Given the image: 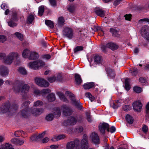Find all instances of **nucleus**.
I'll use <instances>...</instances> for the list:
<instances>
[{
	"mask_svg": "<svg viewBox=\"0 0 149 149\" xmlns=\"http://www.w3.org/2000/svg\"><path fill=\"white\" fill-rule=\"evenodd\" d=\"M67 121L68 125H74L77 122V118L76 117L72 116L68 118Z\"/></svg>",
	"mask_w": 149,
	"mask_h": 149,
	"instance_id": "obj_20",
	"label": "nucleus"
},
{
	"mask_svg": "<svg viewBox=\"0 0 149 149\" xmlns=\"http://www.w3.org/2000/svg\"><path fill=\"white\" fill-rule=\"evenodd\" d=\"M124 16L126 20H130L131 18V14H126Z\"/></svg>",
	"mask_w": 149,
	"mask_h": 149,
	"instance_id": "obj_60",
	"label": "nucleus"
},
{
	"mask_svg": "<svg viewBox=\"0 0 149 149\" xmlns=\"http://www.w3.org/2000/svg\"><path fill=\"white\" fill-rule=\"evenodd\" d=\"M134 91L136 93H140L142 91L141 88L138 86H136L133 88Z\"/></svg>",
	"mask_w": 149,
	"mask_h": 149,
	"instance_id": "obj_43",
	"label": "nucleus"
},
{
	"mask_svg": "<svg viewBox=\"0 0 149 149\" xmlns=\"http://www.w3.org/2000/svg\"><path fill=\"white\" fill-rule=\"evenodd\" d=\"M31 52L28 49H25L23 52L22 55L23 57L26 58H28Z\"/></svg>",
	"mask_w": 149,
	"mask_h": 149,
	"instance_id": "obj_26",
	"label": "nucleus"
},
{
	"mask_svg": "<svg viewBox=\"0 0 149 149\" xmlns=\"http://www.w3.org/2000/svg\"><path fill=\"white\" fill-rule=\"evenodd\" d=\"M18 72L20 74L25 75L26 74L27 72L25 69L23 67H20L18 69Z\"/></svg>",
	"mask_w": 149,
	"mask_h": 149,
	"instance_id": "obj_33",
	"label": "nucleus"
},
{
	"mask_svg": "<svg viewBox=\"0 0 149 149\" xmlns=\"http://www.w3.org/2000/svg\"><path fill=\"white\" fill-rule=\"evenodd\" d=\"M106 46L113 50H116L118 48V46L117 45L112 42L107 43L106 45Z\"/></svg>",
	"mask_w": 149,
	"mask_h": 149,
	"instance_id": "obj_21",
	"label": "nucleus"
},
{
	"mask_svg": "<svg viewBox=\"0 0 149 149\" xmlns=\"http://www.w3.org/2000/svg\"><path fill=\"white\" fill-rule=\"evenodd\" d=\"M0 149H14L12 145L8 143L3 145L0 146Z\"/></svg>",
	"mask_w": 149,
	"mask_h": 149,
	"instance_id": "obj_27",
	"label": "nucleus"
},
{
	"mask_svg": "<svg viewBox=\"0 0 149 149\" xmlns=\"http://www.w3.org/2000/svg\"><path fill=\"white\" fill-rule=\"evenodd\" d=\"M65 20L63 17H61L58 18L57 24L56 25L58 27H61L64 24Z\"/></svg>",
	"mask_w": 149,
	"mask_h": 149,
	"instance_id": "obj_22",
	"label": "nucleus"
},
{
	"mask_svg": "<svg viewBox=\"0 0 149 149\" xmlns=\"http://www.w3.org/2000/svg\"><path fill=\"white\" fill-rule=\"evenodd\" d=\"M108 129L109 131H107L108 132H110L111 133L114 132L116 130L115 128L113 126H112L110 128L109 127L108 128Z\"/></svg>",
	"mask_w": 149,
	"mask_h": 149,
	"instance_id": "obj_59",
	"label": "nucleus"
},
{
	"mask_svg": "<svg viewBox=\"0 0 149 149\" xmlns=\"http://www.w3.org/2000/svg\"><path fill=\"white\" fill-rule=\"evenodd\" d=\"M62 33L64 36L69 39H72L73 36V32L72 29L68 27L64 29Z\"/></svg>",
	"mask_w": 149,
	"mask_h": 149,
	"instance_id": "obj_8",
	"label": "nucleus"
},
{
	"mask_svg": "<svg viewBox=\"0 0 149 149\" xmlns=\"http://www.w3.org/2000/svg\"><path fill=\"white\" fill-rule=\"evenodd\" d=\"M24 82L22 81L16 82V85L13 88L14 91L17 93L21 91V94L22 96L26 95L30 88L29 85L27 84H23Z\"/></svg>",
	"mask_w": 149,
	"mask_h": 149,
	"instance_id": "obj_2",
	"label": "nucleus"
},
{
	"mask_svg": "<svg viewBox=\"0 0 149 149\" xmlns=\"http://www.w3.org/2000/svg\"><path fill=\"white\" fill-rule=\"evenodd\" d=\"M111 105L114 109H116L120 106V104L118 101H117L115 102H113L112 104Z\"/></svg>",
	"mask_w": 149,
	"mask_h": 149,
	"instance_id": "obj_39",
	"label": "nucleus"
},
{
	"mask_svg": "<svg viewBox=\"0 0 149 149\" xmlns=\"http://www.w3.org/2000/svg\"><path fill=\"white\" fill-rule=\"evenodd\" d=\"M47 99L50 102L54 101L55 99V95L53 93L49 94L47 97Z\"/></svg>",
	"mask_w": 149,
	"mask_h": 149,
	"instance_id": "obj_32",
	"label": "nucleus"
},
{
	"mask_svg": "<svg viewBox=\"0 0 149 149\" xmlns=\"http://www.w3.org/2000/svg\"><path fill=\"white\" fill-rule=\"evenodd\" d=\"M18 109V107L17 104H15L12 106L10 107L8 104L5 105L1 108V112L3 113H6L9 111H12L14 112Z\"/></svg>",
	"mask_w": 149,
	"mask_h": 149,
	"instance_id": "obj_6",
	"label": "nucleus"
},
{
	"mask_svg": "<svg viewBox=\"0 0 149 149\" xmlns=\"http://www.w3.org/2000/svg\"><path fill=\"white\" fill-rule=\"evenodd\" d=\"M54 117L52 113H49L46 116L45 118L46 120L50 121L52 120Z\"/></svg>",
	"mask_w": 149,
	"mask_h": 149,
	"instance_id": "obj_35",
	"label": "nucleus"
},
{
	"mask_svg": "<svg viewBox=\"0 0 149 149\" xmlns=\"http://www.w3.org/2000/svg\"><path fill=\"white\" fill-rule=\"evenodd\" d=\"M125 119L129 124H131L133 122V119L130 115L127 114L125 116Z\"/></svg>",
	"mask_w": 149,
	"mask_h": 149,
	"instance_id": "obj_29",
	"label": "nucleus"
},
{
	"mask_svg": "<svg viewBox=\"0 0 149 149\" xmlns=\"http://www.w3.org/2000/svg\"><path fill=\"white\" fill-rule=\"evenodd\" d=\"M65 138V136L64 134H61L57 136L55 139L57 141L59 140L64 139Z\"/></svg>",
	"mask_w": 149,
	"mask_h": 149,
	"instance_id": "obj_52",
	"label": "nucleus"
},
{
	"mask_svg": "<svg viewBox=\"0 0 149 149\" xmlns=\"http://www.w3.org/2000/svg\"><path fill=\"white\" fill-rule=\"evenodd\" d=\"M24 141L23 140H20L18 139L16 145H21L24 143Z\"/></svg>",
	"mask_w": 149,
	"mask_h": 149,
	"instance_id": "obj_62",
	"label": "nucleus"
},
{
	"mask_svg": "<svg viewBox=\"0 0 149 149\" xmlns=\"http://www.w3.org/2000/svg\"><path fill=\"white\" fill-rule=\"evenodd\" d=\"M7 40V38L5 36L3 35H0V42L4 43Z\"/></svg>",
	"mask_w": 149,
	"mask_h": 149,
	"instance_id": "obj_45",
	"label": "nucleus"
},
{
	"mask_svg": "<svg viewBox=\"0 0 149 149\" xmlns=\"http://www.w3.org/2000/svg\"><path fill=\"white\" fill-rule=\"evenodd\" d=\"M139 81L143 84H144L146 82V79L143 77H141L139 78Z\"/></svg>",
	"mask_w": 149,
	"mask_h": 149,
	"instance_id": "obj_61",
	"label": "nucleus"
},
{
	"mask_svg": "<svg viewBox=\"0 0 149 149\" xmlns=\"http://www.w3.org/2000/svg\"><path fill=\"white\" fill-rule=\"evenodd\" d=\"M65 94L70 98V99L72 101V103L73 104L75 105L78 109H82V107L80 101L79 100H76L74 94L69 91H66Z\"/></svg>",
	"mask_w": 149,
	"mask_h": 149,
	"instance_id": "obj_4",
	"label": "nucleus"
},
{
	"mask_svg": "<svg viewBox=\"0 0 149 149\" xmlns=\"http://www.w3.org/2000/svg\"><path fill=\"white\" fill-rule=\"evenodd\" d=\"M80 141L78 139L75 140L74 141H71L67 143L66 144V149H74L75 146H76L80 143Z\"/></svg>",
	"mask_w": 149,
	"mask_h": 149,
	"instance_id": "obj_12",
	"label": "nucleus"
},
{
	"mask_svg": "<svg viewBox=\"0 0 149 149\" xmlns=\"http://www.w3.org/2000/svg\"><path fill=\"white\" fill-rule=\"evenodd\" d=\"M39 57V55L38 53L35 52H31L29 59V60H34L38 58Z\"/></svg>",
	"mask_w": 149,
	"mask_h": 149,
	"instance_id": "obj_23",
	"label": "nucleus"
},
{
	"mask_svg": "<svg viewBox=\"0 0 149 149\" xmlns=\"http://www.w3.org/2000/svg\"><path fill=\"white\" fill-rule=\"evenodd\" d=\"M125 88L127 91H129L130 88V86L129 83V79H126L125 80Z\"/></svg>",
	"mask_w": 149,
	"mask_h": 149,
	"instance_id": "obj_37",
	"label": "nucleus"
},
{
	"mask_svg": "<svg viewBox=\"0 0 149 149\" xmlns=\"http://www.w3.org/2000/svg\"><path fill=\"white\" fill-rule=\"evenodd\" d=\"M52 114L54 118H58L61 115L60 109L59 108H54L53 109Z\"/></svg>",
	"mask_w": 149,
	"mask_h": 149,
	"instance_id": "obj_19",
	"label": "nucleus"
},
{
	"mask_svg": "<svg viewBox=\"0 0 149 149\" xmlns=\"http://www.w3.org/2000/svg\"><path fill=\"white\" fill-rule=\"evenodd\" d=\"M130 108V106L128 105H125L123 107V109L125 111L129 110Z\"/></svg>",
	"mask_w": 149,
	"mask_h": 149,
	"instance_id": "obj_63",
	"label": "nucleus"
},
{
	"mask_svg": "<svg viewBox=\"0 0 149 149\" xmlns=\"http://www.w3.org/2000/svg\"><path fill=\"white\" fill-rule=\"evenodd\" d=\"M44 12V7L43 6H41L39 8L38 15L40 16H42Z\"/></svg>",
	"mask_w": 149,
	"mask_h": 149,
	"instance_id": "obj_41",
	"label": "nucleus"
},
{
	"mask_svg": "<svg viewBox=\"0 0 149 149\" xmlns=\"http://www.w3.org/2000/svg\"><path fill=\"white\" fill-rule=\"evenodd\" d=\"M8 70L6 66L0 65V75L3 77L7 76L8 74Z\"/></svg>",
	"mask_w": 149,
	"mask_h": 149,
	"instance_id": "obj_15",
	"label": "nucleus"
},
{
	"mask_svg": "<svg viewBox=\"0 0 149 149\" xmlns=\"http://www.w3.org/2000/svg\"><path fill=\"white\" fill-rule=\"evenodd\" d=\"M95 12L100 17H103L105 15L104 11L102 9H98Z\"/></svg>",
	"mask_w": 149,
	"mask_h": 149,
	"instance_id": "obj_28",
	"label": "nucleus"
},
{
	"mask_svg": "<svg viewBox=\"0 0 149 149\" xmlns=\"http://www.w3.org/2000/svg\"><path fill=\"white\" fill-rule=\"evenodd\" d=\"M57 94L61 100L65 102H68V100L62 93L59 92L57 93Z\"/></svg>",
	"mask_w": 149,
	"mask_h": 149,
	"instance_id": "obj_31",
	"label": "nucleus"
},
{
	"mask_svg": "<svg viewBox=\"0 0 149 149\" xmlns=\"http://www.w3.org/2000/svg\"><path fill=\"white\" fill-rule=\"evenodd\" d=\"M17 20V14L16 13H13L10 21L8 22L9 26L11 27H13L16 26L17 24L13 21H15Z\"/></svg>",
	"mask_w": 149,
	"mask_h": 149,
	"instance_id": "obj_17",
	"label": "nucleus"
},
{
	"mask_svg": "<svg viewBox=\"0 0 149 149\" xmlns=\"http://www.w3.org/2000/svg\"><path fill=\"white\" fill-rule=\"evenodd\" d=\"M34 94L35 96H40L41 95V91L38 89H36L34 91Z\"/></svg>",
	"mask_w": 149,
	"mask_h": 149,
	"instance_id": "obj_53",
	"label": "nucleus"
},
{
	"mask_svg": "<svg viewBox=\"0 0 149 149\" xmlns=\"http://www.w3.org/2000/svg\"><path fill=\"white\" fill-rule=\"evenodd\" d=\"M148 128L147 126L145 125H143L142 128V131L145 134L147 133L148 131Z\"/></svg>",
	"mask_w": 149,
	"mask_h": 149,
	"instance_id": "obj_55",
	"label": "nucleus"
},
{
	"mask_svg": "<svg viewBox=\"0 0 149 149\" xmlns=\"http://www.w3.org/2000/svg\"><path fill=\"white\" fill-rule=\"evenodd\" d=\"M34 19V17L33 15L31 14L28 17V21L30 23H32V22L33 21Z\"/></svg>",
	"mask_w": 149,
	"mask_h": 149,
	"instance_id": "obj_50",
	"label": "nucleus"
},
{
	"mask_svg": "<svg viewBox=\"0 0 149 149\" xmlns=\"http://www.w3.org/2000/svg\"><path fill=\"white\" fill-rule=\"evenodd\" d=\"M132 106L133 109L134 110L137 112H140L141 110L142 104L140 101L138 100L133 103Z\"/></svg>",
	"mask_w": 149,
	"mask_h": 149,
	"instance_id": "obj_13",
	"label": "nucleus"
},
{
	"mask_svg": "<svg viewBox=\"0 0 149 149\" xmlns=\"http://www.w3.org/2000/svg\"><path fill=\"white\" fill-rule=\"evenodd\" d=\"M86 119L88 122H91L93 120L92 119V117L90 114V113L88 112H87L86 113Z\"/></svg>",
	"mask_w": 149,
	"mask_h": 149,
	"instance_id": "obj_44",
	"label": "nucleus"
},
{
	"mask_svg": "<svg viewBox=\"0 0 149 149\" xmlns=\"http://www.w3.org/2000/svg\"><path fill=\"white\" fill-rule=\"evenodd\" d=\"M48 80L50 83H53L56 80V77L54 76L52 77L48 78Z\"/></svg>",
	"mask_w": 149,
	"mask_h": 149,
	"instance_id": "obj_56",
	"label": "nucleus"
},
{
	"mask_svg": "<svg viewBox=\"0 0 149 149\" xmlns=\"http://www.w3.org/2000/svg\"><path fill=\"white\" fill-rule=\"evenodd\" d=\"M50 92V90L46 89L42 90L41 91V95L42 96H44V95H46V94L49 93Z\"/></svg>",
	"mask_w": 149,
	"mask_h": 149,
	"instance_id": "obj_46",
	"label": "nucleus"
},
{
	"mask_svg": "<svg viewBox=\"0 0 149 149\" xmlns=\"http://www.w3.org/2000/svg\"><path fill=\"white\" fill-rule=\"evenodd\" d=\"M130 72L133 75L135 76L137 74V69L136 68H134L130 70Z\"/></svg>",
	"mask_w": 149,
	"mask_h": 149,
	"instance_id": "obj_54",
	"label": "nucleus"
},
{
	"mask_svg": "<svg viewBox=\"0 0 149 149\" xmlns=\"http://www.w3.org/2000/svg\"><path fill=\"white\" fill-rule=\"evenodd\" d=\"M51 5L53 6H55L56 5V0H49Z\"/></svg>",
	"mask_w": 149,
	"mask_h": 149,
	"instance_id": "obj_64",
	"label": "nucleus"
},
{
	"mask_svg": "<svg viewBox=\"0 0 149 149\" xmlns=\"http://www.w3.org/2000/svg\"><path fill=\"white\" fill-rule=\"evenodd\" d=\"M35 81L36 84L42 87H47L49 86V83L42 78H36Z\"/></svg>",
	"mask_w": 149,
	"mask_h": 149,
	"instance_id": "obj_9",
	"label": "nucleus"
},
{
	"mask_svg": "<svg viewBox=\"0 0 149 149\" xmlns=\"http://www.w3.org/2000/svg\"><path fill=\"white\" fill-rule=\"evenodd\" d=\"M90 137L92 142L95 144H99L100 143V139L98 134L95 132L92 133L90 135Z\"/></svg>",
	"mask_w": 149,
	"mask_h": 149,
	"instance_id": "obj_16",
	"label": "nucleus"
},
{
	"mask_svg": "<svg viewBox=\"0 0 149 149\" xmlns=\"http://www.w3.org/2000/svg\"><path fill=\"white\" fill-rule=\"evenodd\" d=\"M63 77L61 74H58L56 77V79L57 81H61L62 80Z\"/></svg>",
	"mask_w": 149,
	"mask_h": 149,
	"instance_id": "obj_57",
	"label": "nucleus"
},
{
	"mask_svg": "<svg viewBox=\"0 0 149 149\" xmlns=\"http://www.w3.org/2000/svg\"><path fill=\"white\" fill-rule=\"evenodd\" d=\"M44 110L42 108H35L31 110V113L34 116H37L44 112Z\"/></svg>",
	"mask_w": 149,
	"mask_h": 149,
	"instance_id": "obj_18",
	"label": "nucleus"
},
{
	"mask_svg": "<svg viewBox=\"0 0 149 149\" xmlns=\"http://www.w3.org/2000/svg\"><path fill=\"white\" fill-rule=\"evenodd\" d=\"M83 47L82 46H78L74 49V53H76L79 51L83 50Z\"/></svg>",
	"mask_w": 149,
	"mask_h": 149,
	"instance_id": "obj_51",
	"label": "nucleus"
},
{
	"mask_svg": "<svg viewBox=\"0 0 149 149\" xmlns=\"http://www.w3.org/2000/svg\"><path fill=\"white\" fill-rule=\"evenodd\" d=\"M61 110L64 115L68 116L71 115L72 113L71 109L66 105H62L61 107Z\"/></svg>",
	"mask_w": 149,
	"mask_h": 149,
	"instance_id": "obj_11",
	"label": "nucleus"
},
{
	"mask_svg": "<svg viewBox=\"0 0 149 149\" xmlns=\"http://www.w3.org/2000/svg\"><path fill=\"white\" fill-rule=\"evenodd\" d=\"M17 37L21 40H23V36L21 33L19 32H16L15 33Z\"/></svg>",
	"mask_w": 149,
	"mask_h": 149,
	"instance_id": "obj_47",
	"label": "nucleus"
},
{
	"mask_svg": "<svg viewBox=\"0 0 149 149\" xmlns=\"http://www.w3.org/2000/svg\"><path fill=\"white\" fill-rule=\"evenodd\" d=\"M43 105V102L39 100H37L34 103V107H41Z\"/></svg>",
	"mask_w": 149,
	"mask_h": 149,
	"instance_id": "obj_40",
	"label": "nucleus"
},
{
	"mask_svg": "<svg viewBox=\"0 0 149 149\" xmlns=\"http://www.w3.org/2000/svg\"><path fill=\"white\" fill-rule=\"evenodd\" d=\"M148 31V26L147 25H144L143 26L141 31V35L148 40H149V33Z\"/></svg>",
	"mask_w": 149,
	"mask_h": 149,
	"instance_id": "obj_10",
	"label": "nucleus"
},
{
	"mask_svg": "<svg viewBox=\"0 0 149 149\" xmlns=\"http://www.w3.org/2000/svg\"><path fill=\"white\" fill-rule=\"evenodd\" d=\"M85 95L86 97L89 98L91 102L94 101L95 99V97L92 96L90 93L89 92L86 93L85 94Z\"/></svg>",
	"mask_w": 149,
	"mask_h": 149,
	"instance_id": "obj_38",
	"label": "nucleus"
},
{
	"mask_svg": "<svg viewBox=\"0 0 149 149\" xmlns=\"http://www.w3.org/2000/svg\"><path fill=\"white\" fill-rule=\"evenodd\" d=\"M109 124L103 123H100L99 126V131L102 134H104L105 133V131L106 130L107 131H109L108 128L109 127Z\"/></svg>",
	"mask_w": 149,
	"mask_h": 149,
	"instance_id": "obj_14",
	"label": "nucleus"
},
{
	"mask_svg": "<svg viewBox=\"0 0 149 149\" xmlns=\"http://www.w3.org/2000/svg\"><path fill=\"white\" fill-rule=\"evenodd\" d=\"M107 73L110 78H114L115 76V74L114 70L110 69H108L107 70Z\"/></svg>",
	"mask_w": 149,
	"mask_h": 149,
	"instance_id": "obj_24",
	"label": "nucleus"
},
{
	"mask_svg": "<svg viewBox=\"0 0 149 149\" xmlns=\"http://www.w3.org/2000/svg\"><path fill=\"white\" fill-rule=\"evenodd\" d=\"M75 79L76 82L77 84H80L82 82L80 76L78 74H75Z\"/></svg>",
	"mask_w": 149,
	"mask_h": 149,
	"instance_id": "obj_30",
	"label": "nucleus"
},
{
	"mask_svg": "<svg viewBox=\"0 0 149 149\" xmlns=\"http://www.w3.org/2000/svg\"><path fill=\"white\" fill-rule=\"evenodd\" d=\"M30 103V101H27L23 103L22 105V107L23 109L21 112V114L24 118H27L30 115V113L28 110V106Z\"/></svg>",
	"mask_w": 149,
	"mask_h": 149,
	"instance_id": "obj_3",
	"label": "nucleus"
},
{
	"mask_svg": "<svg viewBox=\"0 0 149 149\" xmlns=\"http://www.w3.org/2000/svg\"><path fill=\"white\" fill-rule=\"evenodd\" d=\"M45 134V132H44L42 133L39 134L38 135H36L37 141H39L44 136Z\"/></svg>",
	"mask_w": 149,
	"mask_h": 149,
	"instance_id": "obj_49",
	"label": "nucleus"
},
{
	"mask_svg": "<svg viewBox=\"0 0 149 149\" xmlns=\"http://www.w3.org/2000/svg\"><path fill=\"white\" fill-rule=\"evenodd\" d=\"M146 118H149V102L148 103L146 107Z\"/></svg>",
	"mask_w": 149,
	"mask_h": 149,
	"instance_id": "obj_48",
	"label": "nucleus"
},
{
	"mask_svg": "<svg viewBox=\"0 0 149 149\" xmlns=\"http://www.w3.org/2000/svg\"><path fill=\"white\" fill-rule=\"evenodd\" d=\"M102 61L101 57L98 55H96L94 57V61L95 63L99 64Z\"/></svg>",
	"mask_w": 149,
	"mask_h": 149,
	"instance_id": "obj_36",
	"label": "nucleus"
},
{
	"mask_svg": "<svg viewBox=\"0 0 149 149\" xmlns=\"http://www.w3.org/2000/svg\"><path fill=\"white\" fill-rule=\"evenodd\" d=\"M22 134H25V133L24 132L21 130L16 131L14 133L15 136L16 137H18L22 135Z\"/></svg>",
	"mask_w": 149,
	"mask_h": 149,
	"instance_id": "obj_42",
	"label": "nucleus"
},
{
	"mask_svg": "<svg viewBox=\"0 0 149 149\" xmlns=\"http://www.w3.org/2000/svg\"><path fill=\"white\" fill-rule=\"evenodd\" d=\"M3 62L6 65H10L13 63L17 65L20 63L18 53L16 52H10L3 60Z\"/></svg>",
	"mask_w": 149,
	"mask_h": 149,
	"instance_id": "obj_1",
	"label": "nucleus"
},
{
	"mask_svg": "<svg viewBox=\"0 0 149 149\" xmlns=\"http://www.w3.org/2000/svg\"><path fill=\"white\" fill-rule=\"evenodd\" d=\"M95 84L93 82H90L85 84L83 86L84 88L85 89H89L93 88Z\"/></svg>",
	"mask_w": 149,
	"mask_h": 149,
	"instance_id": "obj_25",
	"label": "nucleus"
},
{
	"mask_svg": "<svg viewBox=\"0 0 149 149\" xmlns=\"http://www.w3.org/2000/svg\"><path fill=\"white\" fill-rule=\"evenodd\" d=\"M83 130V128L82 127L80 126H78L76 128V132H81Z\"/></svg>",
	"mask_w": 149,
	"mask_h": 149,
	"instance_id": "obj_58",
	"label": "nucleus"
},
{
	"mask_svg": "<svg viewBox=\"0 0 149 149\" xmlns=\"http://www.w3.org/2000/svg\"><path fill=\"white\" fill-rule=\"evenodd\" d=\"M87 138L86 135L84 134L83 138L80 143L76 146V149H87L88 147Z\"/></svg>",
	"mask_w": 149,
	"mask_h": 149,
	"instance_id": "obj_7",
	"label": "nucleus"
},
{
	"mask_svg": "<svg viewBox=\"0 0 149 149\" xmlns=\"http://www.w3.org/2000/svg\"><path fill=\"white\" fill-rule=\"evenodd\" d=\"M45 22L46 24L51 28L52 29L54 27V24L51 21L49 20H46Z\"/></svg>",
	"mask_w": 149,
	"mask_h": 149,
	"instance_id": "obj_34",
	"label": "nucleus"
},
{
	"mask_svg": "<svg viewBox=\"0 0 149 149\" xmlns=\"http://www.w3.org/2000/svg\"><path fill=\"white\" fill-rule=\"evenodd\" d=\"M45 65V63L40 60L30 62L28 64L29 67L32 69L38 70L41 66Z\"/></svg>",
	"mask_w": 149,
	"mask_h": 149,
	"instance_id": "obj_5",
	"label": "nucleus"
}]
</instances>
